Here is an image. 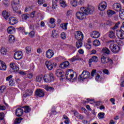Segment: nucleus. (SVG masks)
<instances>
[{
  "label": "nucleus",
  "instance_id": "obj_1",
  "mask_svg": "<svg viewBox=\"0 0 124 124\" xmlns=\"http://www.w3.org/2000/svg\"><path fill=\"white\" fill-rule=\"evenodd\" d=\"M80 12H78L76 15L77 19L78 20H84L86 18V15L93 14L94 11V8L93 6H89L88 8L81 7Z\"/></svg>",
  "mask_w": 124,
  "mask_h": 124
},
{
  "label": "nucleus",
  "instance_id": "obj_2",
  "mask_svg": "<svg viewBox=\"0 0 124 124\" xmlns=\"http://www.w3.org/2000/svg\"><path fill=\"white\" fill-rule=\"evenodd\" d=\"M91 74L87 70H83L81 75L78 77L79 80L83 81L84 79H91Z\"/></svg>",
  "mask_w": 124,
  "mask_h": 124
},
{
  "label": "nucleus",
  "instance_id": "obj_3",
  "mask_svg": "<svg viewBox=\"0 0 124 124\" xmlns=\"http://www.w3.org/2000/svg\"><path fill=\"white\" fill-rule=\"evenodd\" d=\"M109 47L112 53H118L120 51V46L116 44H110Z\"/></svg>",
  "mask_w": 124,
  "mask_h": 124
},
{
  "label": "nucleus",
  "instance_id": "obj_4",
  "mask_svg": "<svg viewBox=\"0 0 124 124\" xmlns=\"http://www.w3.org/2000/svg\"><path fill=\"white\" fill-rule=\"evenodd\" d=\"M45 64L48 70H52L53 68H55L57 66V63L51 62L50 61H46Z\"/></svg>",
  "mask_w": 124,
  "mask_h": 124
},
{
  "label": "nucleus",
  "instance_id": "obj_5",
  "mask_svg": "<svg viewBox=\"0 0 124 124\" xmlns=\"http://www.w3.org/2000/svg\"><path fill=\"white\" fill-rule=\"evenodd\" d=\"M108 37L110 38H113V40H111V42H113V43H118V38L116 37V34H115V32L113 31H110L108 33Z\"/></svg>",
  "mask_w": 124,
  "mask_h": 124
},
{
  "label": "nucleus",
  "instance_id": "obj_6",
  "mask_svg": "<svg viewBox=\"0 0 124 124\" xmlns=\"http://www.w3.org/2000/svg\"><path fill=\"white\" fill-rule=\"evenodd\" d=\"M75 36L77 40L82 41L84 39V35L80 31H77L75 32Z\"/></svg>",
  "mask_w": 124,
  "mask_h": 124
},
{
  "label": "nucleus",
  "instance_id": "obj_7",
  "mask_svg": "<svg viewBox=\"0 0 124 124\" xmlns=\"http://www.w3.org/2000/svg\"><path fill=\"white\" fill-rule=\"evenodd\" d=\"M101 61L103 63H107L109 62L110 64H113V60L110 59L108 57H106L104 56H102L101 57Z\"/></svg>",
  "mask_w": 124,
  "mask_h": 124
},
{
  "label": "nucleus",
  "instance_id": "obj_8",
  "mask_svg": "<svg viewBox=\"0 0 124 124\" xmlns=\"http://www.w3.org/2000/svg\"><path fill=\"white\" fill-rule=\"evenodd\" d=\"M19 0H14L12 3V7L13 8V10H14L15 12H17V11L18 10V6H19Z\"/></svg>",
  "mask_w": 124,
  "mask_h": 124
},
{
  "label": "nucleus",
  "instance_id": "obj_9",
  "mask_svg": "<svg viewBox=\"0 0 124 124\" xmlns=\"http://www.w3.org/2000/svg\"><path fill=\"white\" fill-rule=\"evenodd\" d=\"M55 74L57 77H60V80H63V79H65V77H64V73L62 72V71L58 69L56 71Z\"/></svg>",
  "mask_w": 124,
  "mask_h": 124
},
{
  "label": "nucleus",
  "instance_id": "obj_10",
  "mask_svg": "<svg viewBox=\"0 0 124 124\" xmlns=\"http://www.w3.org/2000/svg\"><path fill=\"white\" fill-rule=\"evenodd\" d=\"M106 7H107V3L105 1L102 2L98 6V9L101 11L105 10L106 9Z\"/></svg>",
  "mask_w": 124,
  "mask_h": 124
},
{
  "label": "nucleus",
  "instance_id": "obj_11",
  "mask_svg": "<svg viewBox=\"0 0 124 124\" xmlns=\"http://www.w3.org/2000/svg\"><path fill=\"white\" fill-rule=\"evenodd\" d=\"M35 93L37 96H39V97H43L44 96V92L43 90L38 89L36 90Z\"/></svg>",
  "mask_w": 124,
  "mask_h": 124
},
{
  "label": "nucleus",
  "instance_id": "obj_12",
  "mask_svg": "<svg viewBox=\"0 0 124 124\" xmlns=\"http://www.w3.org/2000/svg\"><path fill=\"white\" fill-rule=\"evenodd\" d=\"M23 57L22 51H17L14 54V58L15 60H21Z\"/></svg>",
  "mask_w": 124,
  "mask_h": 124
},
{
  "label": "nucleus",
  "instance_id": "obj_13",
  "mask_svg": "<svg viewBox=\"0 0 124 124\" xmlns=\"http://www.w3.org/2000/svg\"><path fill=\"white\" fill-rule=\"evenodd\" d=\"M116 34L120 39H124V32L121 30H116Z\"/></svg>",
  "mask_w": 124,
  "mask_h": 124
},
{
  "label": "nucleus",
  "instance_id": "obj_14",
  "mask_svg": "<svg viewBox=\"0 0 124 124\" xmlns=\"http://www.w3.org/2000/svg\"><path fill=\"white\" fill-rule=\"evenodd\" d=\"M113 9L115 10V11H121L122 6H121V4L119 3H116L114 4L112 6Z\"/></svg>",
  "mask_w": 124,
  "mask_h": 124
},
{
  "label": "nucleus",
  "instance_id": "obj_15",
  "mask_svg": "<svg viewBox=\"0 0 124 124\" xmlns=\"http://www.w3.org/2000/svg\"><path fill=\"white\" fill-rule=\"evenodd\" d=\"M18 23V20L15 17H11L9 18V24L10 25H16Z\"/></svg>",
  "mask_w": 124,
  "mask_h": 124
},
{
  "label": "nucleus",
  "instance_id": "obj_16",
  "mask_svg": "<svg viewBox=\"0 0 124 124\" xmlns=\"http://www.w3.org/2000/svg\"><path fill=\"white\" fill-rule=\"evenodd\" d=\"M91 36L92 38H98L100 36L99 32L94 31L91 32Z\"/></svg>",
  "mask_w": 124,
  "mask_h": 124
},
{
  "label": "nucleus",
  "instance_id": "obj_17",
  "mask_svg": "<svg viewBox=\"0 0 124 124\" xmlns=\"http://www.w3.org/2000/svg\"><path fill=\"white\" fill-rule=\"evenodd\" d=\"M69 66V62L68 61H65L64 62H63L61 63L60 64L59 67L60 68L64 69V68H67Z\"/></svg>",
  "mask_w": 124,
  "mask_h": 124
},
{
  "label": "nucleus",
  "instance_id": "obj_18",
  "mask_svg": "<svg viewBox=\"0 0 124 124\" xmlns=\"http://www.w3.org/2000/svg\"><path fill=\"white\" fill-rule=\"evenodd\" d=\"M6 68H7V66L4 62L0 60V70H6Z\"/></svg>",
  "mask_w": 124,
  "mask_h": 124
},
{
  "label": "nucleus",
  "instance_id": "obj_19",
  "mask_svg": "<svg viewBox=\"0 0 124 124\" xmlns=\"http://www.w3.org/2000/svg\"><path fill=\"white\" fill-rule=\"evenodd\" d=\"M24 114V110L21 108H18L16 110V115L17 117H21Z\"/></svg>",
  "mask_w": 124,
  "mask_h": 124
},
{
  "label": "nucleus",
  "instance_id": "obj_20",
  "mask_svg": "<svg viewBox=\"0 0 124 124\" xmlns=\"http://www.w3.org/2000/svg\"><path fill=\"white\" fill-rule=\"evenodd\" d=\"M46 56L48 59H51L54 56V52H53L52 50L48 49L46 52Z\"/></svg>",
  "mask_w": 124,
  "mask_h": 124
},
{
  "label": "nucleus",
  "instance_id": "obj_21",
  "mask_svg": "<svg viewBox=\"0 0 124 124\" xmlns=\"http://www.w3.org/2000/svg\"><path fill=\"white\" fill-rule=\"evenodd\" d=\"M32 93H33L32 90L28 89L26 91L25 93L23 94V97H27V96H30L31 95V94H32Z\"/></svg>",
  "mask_w": 124,
  "mask_h": 124
},
{
  "label": "nucleus",
  "instance_id": "obj_22",
  "mask_svg": "<svg viewBox=\"0 0 124 124\" xmlns=\"http://www.w3.org/2000/svg\"><path fill=\"white\" fill-rule=\"evenodd\" d=\"M98 61V58L97 56H94L92 57V58L89 59V60L90 66H91V63H92V62H97Z\"/></svg>",
  "mask_w": 124,
  "mask_h": 124
},
{
  "label": "nucleus",
  "instance_id": "obj_23",
  "mask_svg": "<svg viewBox=\"0 0 124 124\" xmlns=\"http://www.w3.org/2000/svg\"><path fill=\"white\" fill-rule=\"evenodd\" d=\"M16 30L15 29V28L13 26H10L7 29V31L8 33H15V31Z\"/></svg>",
  "mask_w": 124,
  "mask_h": 124
},
{
  "label": "nucleus",
  "instance_id": "obj_24",
  "mask_svg": "<svg viewBox=\"0 0 124 124\" xmlns=\"http://www.w3.org/2000/svg\"><path fill=\"white\" fill-rule=\"evenodd\" d=\"M10 66L11 68H12V69L15 71H18V70H19V67L17 66L16 64H15L14 62L11 63L10 64Z\"/></svg>",
  "mask_w": 124,
  "mask_h": 124
},
{
  "label": "nucleus",
  "instance_id": "obj_25",
  "mask_svg": "<svg viewBox=\"0 0 124 124\" xmlns=\"http://www.w3.org/2000/svg\"><path fill=\"white\" fill-rule=\"evenodd\" d=\"M2 15L4 19L7 20L9 17V13L7 12L6 11H3V12H2Z\"/></svg>",
  "mask_w": 124,
  "mask_h": 124
},
{
  "label": "nucleus",
  "instance_id": "obj_26",
  "mask_svg": "<svg viewBox=\"0 0 124 124\" xmlns=\"http://www.w3.org/2000/svg\"><path fill=\"white\" fill-rule=\"evenodd\" d=\"M0 54L1 56H5L7 53V49L5 47H1L0 50Z\"/></svg>",
  "mask_w": 124,
  "mask_h": 124
},
{
  "label": "nucleus",
  "instance_id": "obj_27",
  "mask_svg": "<svg viewBox=\"0 0 124 124\" xmlns=\"http://www.w3.org/2000/svg\"><path fill=\"white\" fill-rule=\"evenodd\" d=\"M55 22H56V19L54 18H51L49 20V23L51 25H52V26L51 28L52 29L55 28L56 25L55 24Z\"/></svg>",
  "mask_w": 124,
  "mask_h": 124
},
{
  "label": "nucleus",
  "instance_id": "obj_28",
  "mask_svg": "<svg viewBox=\"0 0 124 124\" xmlns=\"http://www.w3.org/2000/svg\"><path fill=\"white\" fill-rule=\"evenodd\" d=\"M107 14L108 17H111L114 14H116V12L112 10H108L107 11Z\"/></svg>",
  "mask_w": 124,
  "mask_h": 124
},
{
  "label": "nucleus",
  "instance_id": "obj_29",
  "mask_svg": "<svg viewBox=\"0 0 124 124\" xmlns=\"http://www.w3.org/2000/svg\"><path fill=\"white\" fill-rule=\"evenodd\" d=\"M43 79H44V82H45L46 83H50L51 82L50 81V78H49L48 75H45L44 76Z\"/></svg>",
  "mask_w": 124,
  "mask_h": 124
},
{
  "label": "nucleus",
  "instance_id": "obj_30",
  "mask_svg": "<svg viewBox=\"0 0 124 124\" xmlns=\"http://www.w3.org/2000/svg\"><path fill=\"white\" fill-rule=\"evenodd\" d=\"M82 41L81 40H78L76 42V47L78 49H79V48L82 47L83 46V43H82Z\"/></svg>",
  "mask_w": 124,
  "mask_h": 124
},
{
  "label": "nucleus",
  "instance_id": "obj_31",
  "mask_svg": "<svg viewBox=\"0 0 124 124\" xmlns=\"http://www.w3.org/2000/svg\"><path fill=\"white\" fill-rule=\"evenodd\" d=\"M15 41V37L13 35H10L9 36V42L10 43H13Z\"/></svg>",
  "mask_w": 124,
  "mask_h": 124
},
{
  "label": "nucleus",
  "instance_id": "obj_32",
  "mask_svg": "<svg viewBox=\"0 0 124 124\" xmlns=\"http://www.w3.org/2000/svg\"><path fill=\"white\" fill-rule=\"evenodd\" d=\"M23 108H24L25 113H30V112L31 111V108H30L29 106H25L23 107Z\"/></svg>",
  "mask_w": 124,
  "mask_h": 124
},
{
  "label": "nucleus",
  "instance_id": "obj_33",
  "mask_svg": "<svg viewBox=\"0 0 124 124\" xmlns=\"http://www.w3.org/2000/svg\"><path fill=\"white\" fill-rule=\"evenodd\" d=\"M80 60L81 59L79 58V56L76 55L71 59V62H75V61H80Z\"/></svg>",
  "mask_w": 124,
  "mask_h": 124
},
{
  "label": "nucleus",
  "instance_id": "obj_34",
  "mask_svg": "<svg viewBox=\"0 0 124 124\" xmlns=\"http://www.w3.org/2000/svg\"><path fill=\"white\" fill-rule=\"evenodd\" d=\"M119 17L122 20H124V9L119 12Z\"/></svg>",
  "mask_w": 124,
  "mask_h": 124
},
{
  "label": "nucleus",
  "instance_id": "obj_35",
  "mask_svg": "<svg viewBox=\"0 0 124 124\" xmlns=\"http://www.w3.org/2000/svg\"><path fill=\"white\" fill-rule=\"evenodd\" d=\"M47 75L48 76V78H49L50 81L53 82L54 80H55L54 74H53L52 73H50L49 75Z\"/></svg>",
  "mask_w": 124,
  "mask_h": 124
},
{
  "label": "nucleus",
  "instance_id": "obj_36",
  "mask_svg": "<svg viewBox=\"0 0 124 124\" xmlns=\"http://www.w3.org/2000/svg\"><path fill=\"white\" fill-rule=\"evenodd\" d=\"M102 52L104 53V54H107V55H109L110 54V50L107 47H104L102 50Z\"/></svg>",
  "mask_w": 124,
  "mask_h": 124
},
{
  "label": "nucleus",
  "instance_id": "obj_37",
  "mask_svg": "<svg viewBox=\"0 0 124 124\" xmlns=\"http://www.w3.org/2000/svg\"><path fill=\"white\" fill-rule=\"evenodd\" d=\"M29 16H30L29 15V14H27L22 15L21 17L23 21H26V20H27V19H29Z\"/></svg>",
  "mask_w": 124,
  "mask_h": 124
},
{
  "label": "nucleus",
  "instance_id": "obj_38",
  "mask_svg": "<svg viewBox=\"0 0 124 124\" xmlns=\"http://www.w3.org/2000/svg\"><path fill=\"white\" fill-rule=\"evenodd\" d=\"M67 25H68V23H62L60 25V27L63 30H67Z\"/></svg>",
  "mask_w": 124,
  "mask_h": 124
},
{
  "label": "nucleus",
  "instance_id": "obj_39",
  "mask_svg": "<svg viewBox=\"0 0 124 124\" xmlns=\"http://www.w3.org/2000/svg\"><path fill=\"white\" fill-rule=\"evenodd\" d=\"M93 45L97 47V46H99V45H100V42L98 40H95L93 42Z\"/></svg>",
  "mask_w": 124,
  "mask_h": 124
},
{
  "label": "nucleus",
  "instance_id": "obj_40",
  "mask_svg": "<svg viewBox=\"0 0 124 124\" xmlns=\"http://www.w3.org/2000/svg\"><path fill=\"white\" fill-rule=\"evenodd\" d=\"M71 4L73 7H75L77 6V4H78V2L76 0H71Z\"/></svg>",
  "mask_w": 124,
  "mask_h": 124
},
{
  "label": "nucleus",
  "instance_id": "obj_41",
  "mask_svg": "<svg viewBox=\"0 0 124 124\" xmlns=\"http://www.w3.org/2000/svg\"><path fill=\"white\" fill-rule=\"evenodd\" d=\"M45 89L47 91V92H52L54 91V88L49 86H45Z\"/></svg>",
  "mask_w": 124,
  "mask_h": 124
},
{
  "label": "nucleus",
  "instance_id": "obj_42",
  "mask_svg": "<svg viewBox=\"0 0 124 124\" xmlns=\"http://www.w3.org/2000/svg\"><path fill=\"white\" fill-rule=\"evenodd\" d=\"M95 79L97 82H100V81L102 80V77L100 76V75H99L98 74H97L95 78Z\"/></svg>",
  "mask_w": 124,
  "mask_h": 124
},
{
  "label": "nucleus",
  "instance_id": "obj_43",
  "mask_svg": "<svg viewBox=\"0 0 124 124\" xmlns=\"http://www.w3.org/2000/svg\"><path fill=\"white\" fill-rule=\"evenodd\" d=\"M26 53L27 54H31V46H27L25 48Z\"/></svg>",
  "mask_w": 124,
  "mask_h": 124
},
{
  "label": "nucleus",
  "instance_id": "obj_44",
  "mask_svg": "<svg viewBox=\"0 0 124 124\" xmlns=\"http://www.w3.org/2000/svg\"><path fill=\"white\" fill-rule=\"evenodd\" d=\"M22 120H23V118H21V117H19L16 118L14 122V124H20V123H21Z\"/></svg>",
  "mask_w": 124,
  "mask_h": 124
},
{
  "label": "nucleus",
  "instance_id": "obj_45",
  "mask_svg": "<svg viewBox=\"0 0 124 124\" xmlns=\"http://www.w3.org/2000/svg\"><path fill=\"white\" fill-rule=\"evenodd\" d=\"M60 4L62 7H66V2H65L63 0H60Z\"/></svg>",
  "mask_w": 124,
  "mask_h": 124
},
{
  "label": "nucleus",
  "instance_id": "obj_46",
  "mask_svg": "<svg viewBox=\"0 0 124 124\" xmlns=\"http://www.w3.org/2000/svg\"><path fill=\"white\" fill-rule=\"evenodd\" d=\"M73 77H74V75H67L65 76V79H66V80H68L69 81H71Z\"/></svg>",
  "mask_w": 124,
  "mask_h": 124
},
{
  "label": "nucleus",
  "instance_id": "obj_47",
  "mask_svg": "<svg viewBox=\"0 0 124 124\" xmlns=\"http://www.w3.org/2000/svg\"><path fill=\"white\" fill-rule=\"evenodd\" d=\"M56 32H57V31L56 30L52 31V36H53V37H54L55 38H57V37H59V34Z\"/></svg>",
  "mask_w": 124,
  "mask_h": 124
},
{
  "label": "nucleus",
  "instance_id": "obj_48",
  "mask_svg": "<svg viewBox=\"0 0 124 124\" xmlns=\"http://www.w3.org/2000/svg\"><path fill=\"white\" fill-rule=\"evenodd\" d=\"M43 79V77L42 76H38L36 78V82H41Z\"/></svg>",
  "mask_w": 124,
  "mask_h": 124
},
{
  "label": "nucleus",
  "instance_id": "obj_49",
  "mask_svg": "<svg viewBox=\"0 0 124 124\" xmlns=\"http://www.w3.org/2000/svg\"><path fill=\"white\" fill-rule=\"evenodd\" d=\"M73 73V71L71 69L67 70L66 72L65 76H68V75H74Z\"/></svg>",
  "mask_w": 124,
  "mask_h": 124
},
{
  "label": "nucleus",
  "instance_id": "obj_50",
  "mask_svg": "<svg viewBox=\"0 0 124 124\" xmlns=\"http://www.w3.org/2000/svg\"><path fill=\"white\" fill-rule=\"evenodd\" d=\"M9 86H11V87H13V86H14L15 85V81H14V79H11L9 81Z\"/></svg>",
  "mask_w": 124,
  "mask_h": 124
},
{
  "label": "nucleus",
  "instance_id": "obj_51",
  "mask_svg": "<svg viewBox=\"0 0 124 124\" xmlns=\"http://www.w3.org/2000/svg\"><path fill=\"white\" fill-rule=\"evenodd\" d=\"M35 34V33L33 31H31L29 34L30 37H31V38H33Z\"/></svg>",
  "mask_w": 124,
  "mask_h": 124
},
{
  "label": "nucleus",
  "instance_id": "obj_52",
  "mask_svg": "<svg viewBox=\"0 0 124 124\" xmlns=\"http://www.w3.org/2000/svg\"><path fill=\"white\" fill-rule=\"evenodd\" d=\"M104 115L105 114L103 112L99 113L98 114L99 119H103L104 118Z\"/></svg>",
  "mask_w": 124,
  "mask_h": 124
},
{
  "label": "nucleus",
  "instance_id": "obj_53",
  "mask_svg": "<svg viewBox=\"0 0 124 124\" xmlns=\"http://www.w3.org/2000/svg\"><path fill=\"white\" fill-rule=\"evenodd\" d=\"M37 3L39 5H42L43 3H45V0H38Z\"/></svg>",
  "mask_w": 124,
  "mask_h": 124
},
{
  "label": "nucleus",
  "instance_id": "obj_54",
  "mask_svg": "<svg viewBox=\"0 0 124 124\" xmlns=\"http://www.w3.org/2000/svg\"><path fill=\"white\" fill-rule=\"evenodd\" d=\"M51 112L52 113H53L54 115H57V111H56V108L54 106L52 107L51 109Z\"/></svg>",
  "mask_w": 124,
  "mask_h": 124
},
{
  "label": "nucleus",
  "instance_id": "obj_55",
  "mask_svg": "<svg viewBox=\"0 0 124 124\" xmlns=\"http://www.w3.org/2000/svg\"><path fill=\"white\" fill-rule=\"evenodd\" d=\"M61 37L62 38V39L64 40L65 39V38H66V36L65 35V32H62L61 34Z\"/></svg>",
  "mask_w": 124,
  "mask_h": 124
},
{
  "label": "nucleus",
  "instance_id": "obj_56",
  "mask_svg": "<svg viewBox=\"0 0 124 124\" xmlns=\"http://www.w3.org/2000/svg\"><path fill=\"white\" fill-rule=\"evenodd\" d=\"M95 73H96V70L95 69L92 70L91 74V76H92V77H94V74H95Z\"/></svg>",
  "mask_w": 124,
  "mask_h": 124
},
{
  "label": "nucleus",
  "instance_id": "obj_57",
  "mask_svg": "<svg viewBox=\"0 0 124 124\" xmlns=\"http://www.w3.org/2000/svg\"><path fill=\"white\" fill-rule=\"evenodd\" d=\"M4 118V113L3 112L0 113V121H2Z\"/></svg>",
  "mask_w": 124,
  "mask_h": 124
},
{
  "label": "nucleus",
  "instance_id": "obj_58",
  "mask_svg": "<svg viewBox=\"0 0 124 124\" xmlns=\"http://www.w3.org/2000/svg\"><path fill=\"white\" fill-rule=\"evenodd\" d=\"M121 84H120V86L121 87H124V77H123L121 78Z\"/></svg>",
  "mask_w": 124,
  "mask_h": 124
},
{
  "label": "nucleus",
  "instance_id": "obj_59",
  "mask_svg": "<svg viewBox=\"0 0 124 124\" xmlns=\"http://www.w3.org/2000/svg\"><path fill=\"white\" fill-rule=\"evenodd\" d=\"M6 107H5V106L2 105H0V110L2 111H4V110H6Z\"/></svg>",
  "mask_w": 124,
  "mask_h": 124
},
{
  "label": "nucleus",
  "instance_id": "obj_60",
  "mask_svg": "<svg viewBox=\"0 0 124 124\" xmlns=\"http://www.w3.org/2000/svg\"><path fill=\"white\" fill-rule=\"evenodd\" d=\"M35 16V11H34L30 14V17L31 18H34Z\"/></svg>",
  "mask_w": 124,
  "mask_h": 124
},
{
  "label": "nucleus",
  "instance_id": "obj_61",
  "mask_svg": "<svg viewBox=\"0 0 124 124\" xmlns=\"http://www.w3.org/2000/svg\"><path fill=\"white\" fill-rule=\"evenodd\" d=\"M12 77H13L12 75L9 76L8 77L6 78V80L8 81H10V80L12 79Z\"/></svg>",
  "mask_w": 124,
  "mask_h": 124
},
{
  "label": "nucleus",
  "instance_id": "obj_62",
  "mask_svg": "<svg viewBox=\"0 0 124 124\" xmlns=\"http://www.w3.org/2000/svg\"><path fill=\"white\" fill-rule=\"evenodd\" d=\"M31 8H32V7H26L25 8V11H26V12H28V11H31Z\"/></svg>",
  "mask_w": 124,
  "mask_h": 124
},
{
  "label": "nucleus",
  "instance_id": "obj_63",
  "mask_svg": "<svg viewBox=\"0 0 124 124\" xmlns=\"http://www.w3.org/2000/svg\"><path fill=\"white\" fill-rule=\"evenodd\" d=\"M103 73L106 74L107 75H109V71L108 69H105L103 70Z\"/></svg>",
  "mask_w": 124,
  "mask_h": 124
},
{
  "label": "nucleus",
  "instance_id": "obj_64",
  "mask_svg": "<svg viewBox=\"0 0 124 124\" xmlns=\"http://www.w3.org/2000/svg\"><path fill=\"white\" fill-rule=\"evenodd\" d=\"M4 90H5V86H0V93H3L4 92Z\"/></svg>",
  "mask_w": 124,
  "mask_h": 124
}]
</instances>
